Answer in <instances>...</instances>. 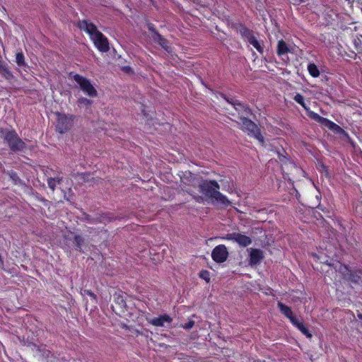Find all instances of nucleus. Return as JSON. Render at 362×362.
Masks as SVG:
<instances>
[{
    "label": "nucleus",
    "instance_id": "obj_1",
    "mask_svg": "<svg viewBox=\"0 0 362 362\" xmlns=\"http://www.w3.org/2000/svg\"><path fill=\"white\" fill-rule=\"evenodd\" d=\"M199 189L202 194L212 202H216L224 206L230 205L226 196L219 192L220 185L216 180H204L199 184Z\"/></svg>",
    "mask_w": 362,
    "mask_h": 362
},
{
    "label": "nucleus",
    "instance_id": "obj_2",
    "mask_svg": "<svg viewBox=\"0 0 362 362\" xmlns=\"http://www.w3.org/2000/svg\"><path fill=\"white\" fill-rule=\"evenodd\" d=\"M0 137L3 139L9 149L14 153L22 152L26 147V144L18 136L16 131L11 129L0 128Z\"/></svg>",
    "mask_w": 362,
    "mask_h": 362
},
{
    "label": "nucleus",
    "instance_id": "obj_3",
    "mask_svg": "<svg viewBox=\"0 0 362 362\" xmlns=\"http://www.w3.org/2000/svg\"><path fill=\"white\" fill-rule=\"evenodd\" d=\"M241 129L247 132L248 135L253 136L261 144H264V136L261 134V130L257 124L248 119L247 117H240Z\"/></svg>",
    "mask_w": 362,
    "mask_h": 362
},
{
    "label": "nucleus",
    "instance_id": "obj_4",
    "mask_svg": "<svg viewBox=\"0 0 362 362\" xmlns=\"http://www.w3.org/2000/svg\"><path fill=\"white\" fill-rule=\"evenodd\" d=\"M57 124L56 131L59 134H64L69 131L73 126L74 115H67L64 113L56 112Z\"/></svg>",
    "mask_w": 362,
    "mask_h": 362
},
{
    "label": "nucleus",
    "instance_id": "obj_5",
    "mask_svg": "<svg viewBox=\"0 0 362 362\" xmlns=\"http://www.w3.org/2000/svg\"><path fill=\"white\" fill-rule=\"evenodd\" d=\"M73 79L78 84L82 91L89 97L95 98L98 95L96 89L87 78L76 74L73 76Z\"/></svg>",
    "mask_w": 362,
    "mask_h": 362
},
{
    "label": "nucleus",
    "instance_id": "obj_6",
    "mask_svg": "<svg viewBox=\"0 0 362 362\" xmlns=\"http://www.w3.org/2000/svg\"><path fill=\"white\" fill-rule=\"evenodd\" d=\"M339 272L342 274L343 278L354 284H362V270H350L346 265L341 264Z\"/></svg>",
    "mask_w": 362,
    "mask_h": 362
},
{
    "label": "nucleus",
    "instance_id": "obj_7",
    "mask_svg": "<svg viewBox=\"0 0 362 362\" xmlns=\"http://www.w3.org/2000/svg\"><path fill=\"white\" fill-rule=\"evenodd\" d=\"M226 101L230 104L240 115V118L252 115V110L246 103H241L235 98H226Z\"/></svg>",
    "mask_w": 362,
    "mask_h": 362
},
{
    "label": "nucleus",
    "instance_id": "obj_8",
    "mask_svg": "<svg viewBox=\"0 0 362 362\" xmlns=\"http://www.w3.org/2000/svg\"><path fill=\"white\" fill-rule=\"evenodd\" d=\"M221 239L232 240L237 243L240 246L242 247H247L250 245L252 242L251 238L239 233H228L224 237H222Z\"/></svg>",
    "mask_w": 362,
    "mask_h": 362
},
{
    "label": "nucleus",
    "instance_id": "obj_9",
    "mask_svg": "<svg viewBox=\"0 0 362 362\" xmlns=\"http://www.w3.org/2000/svg\"><path fill=\"white\" fill-rule=\"evenodd\" d=\"M211 257L216 263H223L228 257V252L225 245L216 246L211 252Z\"/></svg>",
    "mask_w": 362,
    "mask_h": 362
},
{
    "label": "nucleus",
    "instance_id": "obj_10",
    "mask_svg": "<svg viewBox=\"0 0 362 362\" xmlns=\"http://www.w3.org/2000/svg\"><path fill=\"white\" fill-rule=\"evenodd\" d=\"M90 40L100 52H107L110 50L108 39L101 32L96 33Z\"/></svg>",
    "mask_w": 362,
    "mask_h": 362
},
{
    "label": "nucleus",
    "instance_id": "obj_11",
    "mask_svg": "<svg viewBox=\"0 0 362 362\" xmlns=\"http://www.w3.org/2000/svg\"><path fill=\"white\" fill-rule=\"evenodd\" d=\"M85 220L87 223L90 224L104 223H110L117 219V217L112 216L110 214H100L95 217H93L89 214H84Z\"/></svg>",
    "mask_w": 362,
    "mask_h": 362
},
{
    "label": "nucleus",
    "instance_id": "obj_12",
    "mask_svg": "<svg viewBox=\"0 0 362 362\" xmlns=\"http://www.w3.org/2000/svg\"><path fill=\"white\" fill-rule=\"evenodd\" d=\"M114 303L112 309L115 312H119V315L124 314L127 311V303L125 298V293L121 292L115 293L114 295Z\"/></svg>",
    "mask_w": 362,
    "mask_h": 362
},
{
    "label": "nucleus",
    "instance_id": "obj_13",
    "mask_svg": "<svg viewBox=\"0 0 362 362\" xmlns=\"http://www.w3.org/2000/svg\"><path fill=\"white\" fill-rule=\"evenodd\" d=\"M77 26L80 30H83L88 34L90 39L93 36L96 35V33L100 32L98 30L97 26L94 23L88 20L79 21Z\"/></svg>",
    "mask_w": 362,
    "mask_h": 362
},
{
    "label": "nucleus",
    "instance_id": "obj_14",
    "mask_svg": "<svg viewBox=\"0 0 362 362\" xmlns=\"http://www.w3.org/2000/svg\"><path fill=\"white\" fill-rule=\"evenodd\" d=\"M232 28L236 30L245 41L247 42L254 35L253 31L250 30L243 23H233Z\"/></svg>",
    "mask_w": 362,
    "mask_h": 362
},
{
    "label": "nucleus",
    "instance_id": "obj_15",
    "mask_svg": "<svg viewBox=\"0 0 362 362\" xmlns=\"http://www.w3.org/2000/svg\"><path fill=\"white\" fill-rule=\"evenodd\" d=\"M288 52H291L288 45L283 40H279L277 44L276 53L285 64L288 63V58L287 54Z\"/></svg>",
    "mask_w": 362,
    "mask_h": 362
},
{
    "label": "nucleus",
    "instance_id": "obj_16",
    "mask_svg": "<svg viewBox=\"0 0 362 362\" xmlns=\"http://www.w3.org/2000/svg\"><path fill=\"white\" fill-rule=\"evenodd\" d=\"M264 259L263 252L260 249L252 248L250 252L249 263L251 266L259 264Z\"/></svg>",
    "mask_w": 362,
    "mask_h": 362
},
{
    "label": "nucleus",
    "instance_id": "obj_17",
    "mask_svg": "<svg viewBox=\"0 0 362 362\" xmlns=\"http://www.w3.org/2000/svg\"><path fill=\"white\" fill-rule=\"evenodd\" d=\"M153 40L156 42L163 49L168 53L172 52L173 48L169 41L160 33H156V37H153Z\"/></svg>",
    "mask_w": 362,
    "mask_h": 362
},
{
    "label": "nucleus",
    "instance_id": "obj_18",
    "mask_svg": "<svg viewBox=\"0 0 362 362\" xmlns=\"http://www.w3.org/2000/svg\"><path fill=\"white\" fill-rule=\"evenodd\" d=\"M173 318L167 314L160 315L157 317H153L150 320V323L156 327H163L165 322L171 323Z\"/></svg>",
    "mask_w": 362,
    "mask_h": 362
},
{
    "label": "nucleus",
    "instance_id": "obj_19",
    "mask_svg": "<svg viewBox=\"0 0 362 362\" xmlns=\"http://www.w3.org/2000/svg\"><path fill=\"white\" fill-rule=\"evenodd\" d=\"M63 180L62 172H57V174L54 177H49L47 178V182L48 187L53 192L56 189L57 185H61Z\"/></svg>",
    "mask_w": 362,
    "mask_h": 362
},
{
    "label": "nucleus",
    "instance_id": "obj_20",
    "mask_svg": "<svg viewBox=\"0 0 362 362\" xmlns=\"http://www.w3.org/2000/svg\"><path fill=\"white\" fill-rule=\"evenodd\" d=\"M0 73L1 76L8 81H11L14 78L8 64L5 61L0 64Z\"/></svg>",
    "mask_w": 362,
    "mask_h": 362
},
{
    "label": "nucleus",
    "instance_id": "obj_21",
    "mask_svg": "<svg viewBox=\"0 0 362 362\" xmlns=\"http://www.w3.org/2000/svg\"><path fill=\"white\" fill-rule=\"evenodd\" d=\"M278 307L280 310V311L286 316L287 317L291 322L294 325V315L293 314V312L290 307L286 305L281 302L278 303Z\"/></svg>",
    "mask_w": 362,
    "mask_h": 362
},
{
    "label": "nucleus",
    "instance_id": "obj_22",
    "mask_svg": "<svg viewBox=\"0 0 362 362\" xmlns=\"http://www.w3.org/2000/svg\"><path fill=\"white\" fill-rule=\"evenodd\" d=\"M296 327H297L307 338L310 339L312 334L309 330L308 326L303 322H299L296 319Z\"/></svg>",
    "mask_w": 362,
    "mask_h": 362
},
{
    "label": "nucleus",
    "instance_id": "obj_23",
    "mask_svg": "<svg viewBox=\"0 0 362 362\" xmlns=\"http://www.w3.org/2000/svg\"><path fill=\"white\" fill-rule=\"evenodd\" d=\"M250 45H252L259 53L262 54L264 52L263 46L260 44V42L257 40L256 37L253 35L250 39L247 41Z\"/></svg>",
    "mask_w": 362,
    "mask_h": 362
},
{
    "label": "nucleus",
    "instance_id": "obj_24",
    "mask_svg": "<svg viewBox=\"0 0 362 362\" xmlns=\"http://www.w3.org/2000/svg\"><path fill=\"white\" fill-rule=\"evenodd\" d=\"M7 175L9 176L10 179L12 180V182L14 185H18V184L22 183V180L18 177L16 172H15L13 170H11L7 173Z\"/></svg>",
    "mask_w": 362,
    "mask_h": 362
},
{
    "label": "nucleus",
    "instance_id": "obj_25",
    "mask_svg": "<svg viewBox=\"0 0 362 362\" xmlns=\"http://www.w3.org/2000/svg\"><path fill=\"white\" fill-rule=\"evenodd\" d=\"M83 238L80 235H75L74 238V247L76 250H81L82 244L83 243Z\"/></svg>",
    "mask_w": 362,
    "mask_h": 362
},
{
    "label": "nucleus",
    "instance_id": "obj_26",
    "mask_svg": "<svg viewBox=\"0 0 362 362\" xmlns=\"http://www.w3.org/2000/svg\"><path fill=\"white\" fill-rule=\"evenodd\" d=\"M308 70L310 74L313 77H317L320 75L319 69L315 64H309L308 66Z\"/></svg>",
    "mask_w": 362,
    "mask_h": 362
},
{
    "label": "nucleus",
    "instance_id": "obj_27",
    "mask_svg": "<svg viewBox=\"0 0 362 362\" xmlns=\"http://www.w3.org/2000/svg\"><path fill=\"white\" fill-rule=\"evenodd\" d=\"M16 61L18 66L22 67L26 65L23 52H18L16 56Z\"/></svg>",
    "mask_w": 362,
    "mask_h": 362
},
{
    "label": "nucleus",
    "instance_id": "obj_28",
    "mask_svg": "<svg viewBox=\"0 0 362 362\" xmlns=\"http://www.w3.org/2000/svg\"><path fill=\"white\" fill-rule=\"evenodd\" d=\"M307 111V114L308 115L312 118L313 119L317 121V122L319 123H321L322 120L323 119L324 117L320 116L318 114L313 112V111H310L309 110H306Z\"/></svg>",
    "mask_w": 362,
    "mask_h": 362
},
{
    "label": "nucleus",
    "instance_id": "obj_29",
    "mask_svg": "<svg viewBox=\"0 0 362 362\" xmlns=\"http://www.w3.org/2000/svg\"><path fill=\"white\" fill-rule=\"evenodd\" d=\"M354 49L358 53L362 52V42L360 38L357 37L354 40Z\"/></svg>",
    "mask_w": 362,
    "mask_h": 362
},
{
    "label": "nucleus",
    "instance_id": "obj_30",
    "mask_svg": "<svg viewBox=\"0 0 362 362\" xmlns=\"http://www.w3.org/2000/svg\"><path fill=\"white\" fill-rule=\"evenodd\" d=\"M296 102L300 104L305 108V110H308L307 104L305 103L304 98L301 95H300V94L296 95Z\"/></svg>",
    "mask_w": 362,
    "mask_h": 362
},
{
    "label": "nucleus",
    "instance_id": "obj_31",
    "mask_svg": "<svg viewBox=\"0 0 362 362\" xmlns=\"http://www.w3.org/2000/svg\"><path fill=\"white\" fill-rule=\"evenodd\" d=\"M146 26H147L148 30L153 33L152 37H156V33H159L156 30L155 25L152 23L147 22L146 23Z\"/></svg>",
    "mask_w": 362,
    "mask_h": 362
},
{
    "label": "nucleus",
    "instance_id": "obj_32",
    "mask_svg": "<svg viewBox=\"0 0 362 362\" xmlns=\"http://www.w3.org/2000/svg\"><path fill=\"white\" fill-rule=\"evenodd\" d=\"M57 172H60L59 170H54L52 168H50L49 167H47V168L45 170V175L48 177H52L53 175L54 177L57 175Z\"/></svg>",
    "mask_w": 362,
    "mask_h": 362
},
{
    "label": "nucleus",
    "instance_id": "obj_33",
    "mask_svg": "<svg viewBox=\"0 0 362 362\" xmlns=\"http://www.w3.org/2000/svg\"><path fill=\"white\" fill-rule=\"evenodd\" d=\"M322 124H323L324 126H325L326 127H327L328 129H332L333 127H334V123L329 119H327V118H323V119L322 120L321 123Z\"/></svg>",
    "mask_w": 362,
    "mask_h": 362
},
{
    "label": "nucleus",
    "instance_id": "obj_34",
    "mask_svg": "<svg viewBox=\"0 0 362 362\" xmlns=\"http://www.w3.org/2000/svg\"><path fill=\"white\" fill-rule=\"evenodd\" d=\"M199 277L206 280L207 282H209L210 280L209 272L207 270H202L199 273Z\"/></svg>",
    "mask_w": 362,
    "mask_h": 362
},
{
    "label": "nucleus",
    "instance_id": "obj_35",
    "mask_svg": "<svg viewBox=\"0 0 362 362\" xmlns=\"http://www.w3.org/2000/svg\"><path fill=\"white\" fill-rule=\"evenodd\" d=\"M78 103L81 105H90L92 103V101L86 98L81 97L78 98Z\"/></svg>",
    "mask_w": 362,
    "mask_h": 362
},
{
    "label": "nucleus",
    "instance_id": "obj_36",
    "mask_svg": "<svg viewBox=\"0 0 362 362\" xmlns=\"http://www.w3.org/2000/svg\"><path fill=\"white\" fill-rule=\"evenodd\" d=\"M194 321L189 320V322H187L185 325H183L182 327L185 329H189L194 326Z\"/></svg>",
    "mask_w": 362,
    "mask_h": 362
},
{
    "label": "nucleus",
    "instance_id": "obj_37",
    "mask_svg": "<svg viewBox=\"0 0 362 362\" xmlns=\"http://www.w3.org/2000/svg\"><path fill=\"white\" fill-rule=\"evenodd\" d=\"M332 131L337 132V133H344L345 134V131L341 128L339 125L334 123V127L332 129Z\"/></svg>",
    "mask_w": 362,
    "mask_h": 362
},
{
    "label": "nucleus",
    "instance_id": "obj_38",
    "mask_svg": "<svg viewBox=\"0 0 362 362\" xmlns=\"http://www.w3.org/2000/svg\"><path fill=\"white\" fill-rule=\"evenodd\" d=\"M317 258L320 260L321 263H325L328 265H331V262H329V259L327 257H325V258H322V257H317Z\"/></svg>",
    "mask_w": 362,
    "mask_h": 362
},
{
    "label": "nucleus",
    "instance_id": "obj_39",
    "mask_svg": "<svg viewBox=\"0 0 362 362\" xmlns=\"http://www.w3.org/2000/svg\"><path fill=\"white\" fill-rule=\"evenodd\" d=\"M304 184H305V185L306 187H312V186H313L312 181L310 179L307 178V177H305L304 179Z\"/></svg>",
    "mask_w": 362,
    "mask_h": 362
},
{
    "label": "nucleus",
    "instance_id": "obj_40",
    "mask_svg": "<svg viewBox=\"0 0 362 362\" xmlns=\"http://www.w3.org/2000/svg\"><path fill=\"white\" fill-rule=\"evenodd\" d=\"M193 198L199 203L203 201V198L201 196H193Z\"/></svg>",
    "mask_w": 362,
    "mask_h": 362
},
{
    "label": "nucleus",
    "instance_id": "obj_41",
    "mask_svg": "<svg viewBox=\"0 0 362 362\" xmlns=\"http://www.w3.org/2000/svg\"><path fill=\"white\" fill-rule=\"evenodd\" d=\"M296 173H300L303 175L305 173L304 170L301 168H296Z\"/></svg>",
    "mask_w": 362,
    "mask_h": 362
},
{
    "label": "nucleus",
    "instance_id": "obj_42",
    "mask_svg": "<svg viewBox=\"0 0 362 362\" xmlns=\"http://www.w3.org/2000/svg\"><path fill=\"white\" fill-rule=\"evenodd\" d=\"M87 294L90 297L95 298V295L90 291H87Z\"/></svg>",
    "mask_w": 362,
    "mask_h": 362
},
{
    "label": "nucleus",
    "instance_id": "obj_43",
    "mask_svg": "<svg viewBox=\"0 0 362 362\" xmlns=\"http://www.w3.org/2000/svg\"><path fill=\"white\" fill-rule=\"evenodd\" d=\"M298 190H297V189H296V194H295V197H296V199H299V197H298Z\"/></svg>",
    "mask_w": 362,
    "mask_h": 362
},
{
    "label": "nucleus",
    "instance_id": "obj_44",
    "mask_svg": "<svg viewBox=\"0 0 362 362\" xmlns=\"http://www.w3.org/2000/svg\"><path fill=\"white\" fill-rule=\"evenodd\" d=\"M357 316H358V319H360V320H362V313H358V315H357Z\"/></svg>",
    "mask_w": 362,
    "mask_h": 362
},
{
    "label": "nucleus",
    "instance_id": "obj_45",
    "mask_svg": "<svg viewBox=\"0 0 362 362\" xmlns=\"http://www.w3.org/2000/svg\"><path fill=\"white\" fill-rule=\"evenodd\" d=\"M86 176H90V174H84L83 175V179L86 180Z\"/></svg>",
    "mask_w": 362,
    "mask_h": 362
}]
</instances>
